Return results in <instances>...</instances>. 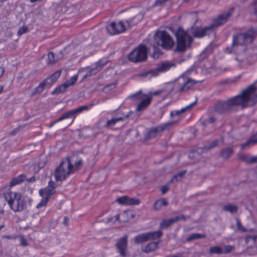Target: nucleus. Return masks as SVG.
<instances>
[{"label":"nucleus","mask_w":257,"mask_h":257,"mask_svg":"<svg viewBox=\"0 0 257 257\" xmlns=\"http://www.w3.org/2000/svg\"><path fill=\"white\" fill-rule=\"evenodd\" d=\"M131 111H129L126 113L121 111H118L114 116L116 118H119V121H123L126 120L130 116Z\"/></svg>","instance_id":"obj_31"},{"label":"nucleus","mask_w":257,"mask_h":257,"mask_svg":"<svg viewBox=\"0 0 257 257\" xmlns=\"http://www.w3.org/2000/svg\"><path fill=\"white\" fill-rule=\"evenodd\" d=\"M4 197L10 208L15 212H21L31 205L32 199L21 193L9 191L4 193Z\"/></svg>","instance_id":"obj_3"},{"label":"nucleus","mask_w":257,"mask_h":257,"mask_svg":"<svg viewBox=\"0 0 257 257\" xmlns=\"http://www.w3.org/2000/svg\"><path fill=\"white\" fill-rule=\"evenodd\" d=\"M116 247L120 256L125 257L127 254V236L124 235L120 238L116 242Z\"/></svg>","instance_id":"obj_14"},{"label":"nucleus","mask_w":257,"mask_h":257,"mask_svg":"<svg viewBox=\"0 0 257 257\" xmlns=\"http://www.w3.org/2000/svg\"><path fill=\"white\" fill-rule=\"evenodd\" d=\"M203 80L196 81L184 75H181L174 83L167 85L168 94L173 95L178 93H183L191 89L197 83H201Z\"/></svg>","instance_id":"obj_4"},{"label":"nucleus","mask_w":257,"mask_h":257,"mask_svg":"<svg viewBox=\"0 0 257 257\" xmlns=\"http://www.w3.org/2000/svg\"><path fill=\"white\" fill-rule=\"evenodd\" d=\"M135 77L139 78L143 80L150 79L153 77H156L154 68L143 71L139 73L136 74Z\"/></svg>","instance_id":"obj_20"},{"label":"nucleus","mask_w":257,"mask_h":257,"mask_svg":"<svg viewBox=\"0 0 257 257\" xmlns=\"http://www.w3.org/2000/svg\"><path fill=\"white\" fill-rule=\"evenodd\" d=\"M152 99V96L151 95L148 96L146 98L143 100L140 103L138 104L136 110L140 111L144 109L151 103Z\"/></svg>","instance_id":"obj_24"},{"label":"nucleus","mask_w":257,"mask_h":257,"mask_svg":"<svg viewBox=\"0 0 257 257\" xmlns=\"http://www.w3.org/2000/svg\"><path fill=\"white\" fill-rule=\"evenodd\" d=\"M78 79V75H74L72 77H70L69 79L66 80L64 82L66 84L68 87L73 85Z\"/></svg>","instance_id":"obj_37"},{"label":"nucleus","mask_w":257,"mask_h":257,"mask_svg":"<svg viewBox=\"0 0 257 257\" xmlns=\"http://www.w3.org/2000/svg\"><path fill=\"white\" fill-rule=\"evenodd\" d=\"M50 186H56L55 185V184L53 182V181L52 180H50L49 182V183H48V187H50Z\"/></svg>","instance_id":"obj_57"},{"label":"nucleus","mask_w":257,"mask_h":257,"mask_svg":"<svg viewBox=\"0 0 257 257\" xmlns=\"http://www.w3.org/2000/svg\"><path fill=\"white\" fill-rule=\"evenodd\" d=\"M168 204V202L165 199H161L160 200H157L154 203V209L155 210H158L162 206H166Z\"/></svg>","instance_id":"obj_32"},{"label":"nucleus","mask_w":257,"mask_h":257,"mask_svg":"<svg viewBox=\"0 0 257 257\" xmlns=\"http://www.w3.org/2000/svg\"><path fill=\"white\" fill-rule=\"evenodd\" d=\"M81 164H82L81 160H79L75 162V165H73L74 171L79 169V168L80 167Z\"/></svg>","instance_id":"obj_50"},{"label":"nucleus","mask_w":257,"mask_h":257,"mask_svg":"<svg viewBox=\"0 0 257 257\" xmlns=\"http://www.w3.org/2000/svg\"><path fill=\"white\" fill-rule=\"evenodd\" d=\"M20 244L23 246H26L28 245L27 240L24 237H21L20 238Z\"/></svg>","instance_id":"obj_47"},{"label":"nucleus","mask_w":257,"mask_h":257,"mask_svg":"<svg viewBox=\"0 0 257 257\" xmlns=\"http://www.w3.org/2000/svg\"><path fill=\"white\" fill-rule=\"evenodd\" d=\"M187 31L189 35L196 38H201L212 33L208 26L202 27L193 25L188 29Z\"/></svg>","instance_id":"obj_13"},{"label":"nucleus","mask_w":257,"mask_h":257,"mask_svg":"<svg viewBox=\"0 0 257 257\" xmlns=\"http://www.w3.org/2000/svg\"><path fill=\"white\" fill-rule=\"evenodd\" d=\"M58 57L53 52H49L47 55L46 63L48 65L54 64L57 62Z\"/></svg>","instance_id":"obj_29"},{"label":"nucleus","mask_w":257,"mask_h":257,"mask_svg":"<svg viewBox=\"0 0 257 257\" xmlns=\"http://www.w3.org/2000/svg\"><path fill=\"white\" fill-rule=\"evenodd\" d=\"M61 70H59L47 77L35 87L31 93V95L34 96L41 93L45 89H49L60 77Z\"/></svg>","instance_id":"obj_8"},{"label":"nucleus","mask_w":257,"mask_h":257,"mask_svg":"<svg viewBox=\"0 0 257 257\" xmlns=\"http://www.w3.org/2000/svg\"><path fill=\"white\" fill-rule=\"evenodd\" d=\"M112 217L108 218L107 220V222H111L112 221Z\"/></svg>","instance_id":"obj_61"},{"label":"nucleus","mask_w":257,"mask_h":257,"mask_svg":"<svg viewBox=\"0 0 257 257\" xmlns=\"http://www.w3.org/2000/svg\"><path fill=\"white\" fill-rule=\"evenodd\" d=\"M28 32V27L27 26H24L19 28L17 32V35L20 37L23 34L27 33Z\"/></svg>","instance_id":"obj_44"},{"label":"nucleus","mask_w":257,"mask_h":257,"mask_svg":"<svg viewBox=\"0 0 257 257\" xmlns=\"http://www.w3.org/2000/svg\"><path fill=\"white\" fill-rule=\"evenodd\" d=\"M107 61L104 59H101L100 61H98L95 66L90 69L88 71L86 72L84 78H86L89 77L92 75H94L97 72H98L102 67L107 63Z\"/></svg>","instance_id":"obj_17"},{"label":"nucleus","mask_w":257,"mask_h":257,"mask_svg":"<svg viewBox=\"0 0 257 257\" xmlns=\"http://www.w3.org/2000/svg\"><path fill=\"white\" fill-rule=\"evenodd\" d=\"M4 89V87L2 85H0V94L2 92Z\"/></svg>","instance_id":"obj_60"},{"label":"nucleus","mask_w":257,"mask_h":257,"mask_svg":"<svg viewBox=\"0 0 257 257\" xmlns=\"http://www.w3.org/2000/svg\"><path fill=\"white\" fill-rule=\"evenodd\" d=\"M250 157L251 156L247 154H242L238 157V158L241 161L250 164Z\"/></svg>","instance_id":"obj_42"},{"label":"nucleus","mask_w":257,"mask_h":257,"mask_svg":"<svg viewBox=\"0 0 257 257\" xmlns=\"http://www.w3.org/2000/svg\"><path fill=\"white\" fill-rule=\"evenodd\" d=\"M146 233L148 240H153L156 238H160L163 235L162 232L160 230H157V231H150V232H146Z\"/></svg>","instance_id":"obj_26"},{"label":"nucleus","mask_w":257,"mask_h":257,"mask_svg":"<svg viewBox=\"0 0 257 257\" xmlns=\"http://www.w3.org/2000/svg\"><path fill=\"white\" fill-rule=\"evenodd\" d=\"M67 88V86L64 82L63 84L55 87V88L52 91L51 94L56 95L64 92L66 91Z\"/></svg>","instance_id":"obj_28"},{"label":"nucleus","mask_w":257,"mask_h":257,"mask_svg":"<svg viewBox=\"0 0 257 257\" xmlns=\"http://www.w3.org/2000/svg\"><path fill=\"white\" fill-rule=\"evenodd\" d=\"M126 211H124V212L122 213V215H126Z\"/></svg>","instance_id":"obj_63"},{"label":"nucleus","mask_w":257,"mask_h":257,"mask_svg":"<svg viewBox=\"0 0 257 257\" xmlns=\"http://www.w3.org/2000/svg\"><path fill=\"white\" fill-rule=\"evenodd\" d=\"M255 38V33L252 30H247L243 33H239L233 37L231 46L225 50L227 54H234L236 55L246 53L249 54L246 57V61L248 64H252L257 60V55L250 53L251 50H245L244 45L252 42Z\"/></svg>","instance_id":"obj_2"},{"label":"nucleus","mask_w":257,"mask_h":257,"mask_svg":"<svg viewBox=\"0 0 257 257\" xmlns=\"http://www.w3.org/2000/svg\"><path fill=\"white\" fill-rule=\"evenodd\" d=\"M218 144V140H214L210 142L209 144L204 146L203 148H201V150L202 152L210 150L212 148H214L217 146Z\"/></svg>","instance_id":"obj_36"},{"label":"nucleus","mask_w":257,"mask_h":257,"mask_svg":"<svg viewBox=\"0 0 257 257\" xmlns=\"http://www.w3.org/2000/svg\"><path fill=\"white\" fill-rule=\"evenodd\" d=\"M174 64L169 62H162L158 64L154 68L156 76L160 73H164L170 70Z\"/></svg>","instance_id":"obj_16"},{"label":"nucleus","mask_w":257,"mask_h":257,"mask_svg":"<svg viewBox=\"0 0 257 257\" xmlns=\"http://www.w3.org/2000/svg\"><path fill=\"white\" fill-rule=\"evenodd\" d=\"M177 45L175 50L177 52H184L189 48L192 43L193 39L187 31L181 28H178L175 33Z\"/></svg>","instance_id":"obj_6"},{"label":"nucleus","mask_w":257,"mask_h":257,"mask_svg":"<svg viewBox=\"0 0 257 257\" xmlns=\"http://www.w3.org/2000/svg\"><path fill=\"white\" fill-rule=\"evenodd\" d=\"M74 172L73 165L71 164L70 158H67L62 161L55 171V178L56 181H63Z\"/></svg>","instance_id":"obj_7"},{"label":"nucleus","mask_w":257,"mask_h":257,"mask_svg":"<svg viewBox=\"0 0 257 257\" xmlns=\"http://www.w3.org/2000/svg\"><path fill=\"white\" fill-rule=\"evenodd\" d=\"M205 237L204 234L193 233L190 234L187 238V241H191L192 240L197 239L199 238H203Z\"/></svg>","instance_id":"obj_39"},{"label":"nucleus","mask_w":257,"mask_h":257,"mask_svg":"<svg viewBox=\"0 0 257 257\" xmlns=\"http://www.w3.org/2000/svg\"><path fill=\"white\" fill-rule=\"evenodd\" d=\"M68 220V218L67 217H65L63 219V223L65 224L66 225H67V221Z\"/></svg>","instance_id":"obj_58"},{"label":"nucleus","mask_w":257,"mask_h":257,"mask_svg":"<svg viewBox=\"0 0 257 257\" xmlns=\"http://www.w3.org/2000/svg\"><path fill=\"white\" fill-rule=\"evenodd\" d=\"M197 98L196 97L195 100L193 102L187 105V106L182 108L179 110L171 111L170 112V116L173 117L175 116H179L183 113L190 111L191 108L197 104Z\"/></svg>","instance_id":"obj_18"},{"label":"nucleus","mask_w":257,"mask_h":257,"mask_svg":"<svg viewBox=\"0 0 257 257\" xmlns=\"http://www.w3.org/2000/svg\"><path fill=\"white\" fill-rule=\"evenodd\" d=\"M4 72H5L4 68L0 67V78L3 75Z\"/></svg>","instance_id":"obj_56"},{"label":"nucleus","mask_w":257,"mask_h":257,"mask_svg":"<svg viewBox=\"0 0 257 257\" xmlns=\"http://www.w3.org/2000/svg\"><path fill=\"white\" fill-rule=\"evenodd\" d=\"M154 40L159 46L166 50L171 49L174 45V41L171 36L165 31H161L156 33Z\"/></svg>","instance_id":"obj_9"},{"label":"nucleus","mask_w":257,"mask_h":257,"mask_svg":"<svg viewBox=\"0 0 257 257\" xmlns=\"http://www.w3.org/2000/svg\"><path fill=\"white\" fill-rule=\"evenodd\" d=\"M233 246L231 245H225L224 246V250H223V253H228L230 252L232 249Z\"/></svg>","instance_id":"obj_46"},{"label":"nucleus","mask_w":257,"mask_h":257,"mask_svg":"<svg viewBox=\"0 0 257 257\" xmlns=\"http://www.w3.org/2000/svg\"><path fill=\"white\" fill-rule=\"evenodd\" d=\"M138 17H140V16H136L135 17L125 21L121 20L118 22H111L106 26V30L111 35L122 33L126 30V26L128 28L137 25L139 22V20L136 22H133ZM142 19V17H140V19Z\"/></svg>","instance_id":"obj_5"},{"label":"nucleus","mask_w":257,"mask_h":257,"mask_svg":"<svg viewBox=\"0 0 257 257\" xmlns=\"http://www.w3.org/2000/svg\"><path fill=\"white\" fill-rule=\"evenodd\" d=\"M56 186L46 187L43 189L39 190V194L42 197H46L50 200L52 196L55 193Z\"/></svg>","instance_id":"obj_22"},{"label":"nucleus","mask_w":257,"mask_h":257,"mask_svg":"<svg viewBox=\"0 0 257 257\" xmlns=\"http://www.w3.org/2000/svg\"><path fill=\"white\" fill-rule=\"evenodd\" d=\"M26 180H27L28 182H33L35 181V178L34 177H32L30 178L26 179Z\"/></svg>","instance_id":"obj_55"},{"label":"nucleus","mask_w":257,"mask_h":257,"mask_svg":"<svg viewBox=\"0 0 257 257\" xmlns=\"http://www.w3.org/2000/svg\"><path fill=\"white\" fill-rule=\"evenodd\" d=\"M128 60L134 63L144 61L147 59V47L140 45L130 53L128 56Z\"/></svg>","instance_id":"obj_10"},{"label":"nucleus","mask_w":257,"mask_h":257,"mask_svg":"<svg viewBox=\"0 0 257 257\" xmlns=\"http://www.w3.org/2000/svg\"><path fill=\"white\" fill-rule=\"evenodd\" d=\"M209 252L211 254H220L223 253L222 248L218 246H212L209 249Z\"/></svg>","instance_id":"obj_40"},{"label":"nucleus","mask_w":257,"mask_h":257,"mask_svg":"<svg viewBox=\"0 0 257 257\" xmlns=\"http://www.w3.org/2000/svg\"><path fill=\"white\" fill-rule=\"evenodd\" d=\"M169 187L168 184L163 185L161 188V191L163 194H165L168 190Z\"/></svg>","instance_id":"obj_48"},{"label":"nucleus","mask_w":257,"mask_h":257,"mask_svg":"<svg viewBox=\"0 0 257 257\" xmlns=\"http://www.w3.org/2000/svg\"><path fill=\"white\" fill-rule=\"evenodd\" d=\"M257 103V88L255 83H253L238 95L226 101L218 102L215 105V110L220 113L228 111L234 107L241 108L250 107Z\"/></svg>","instance_id":"obj_1"},{"label":"nucleus","mask_w":257,"mask_h":257,"mask_svg":"<svg viewBox=\"0 0 257 257\" xmlns=\"http://www.w3.org/2000/svg\"><path fill=\"white\" fill-rule=\"evenodd\" d=\"M232 152V150L230 148L224 149L220 153V156L225 159H227L230 157Z\"/></svg>","instance_id":"obj_38"},{"label":"nucleus","mask_w":257,"mask_h":257,"mask_svg":"<svg viewBox=\"0 0 257 257\" xmlns=\"http://www.w3.org/2000/svg\"><path fill=\"white\" fill-rule=\"evenodd\" d=\"M148 238L146 233H142L136 236L134 238L135 243L139 244L148 241Z\"/></svg>","instance_id":"obj_30"},{"label":"nucleus","mask_w":257,"mask_h":257,"mask_svg":"<svg viewBox=\"0 0 257 257\" xmlns=\"http://www.w3.org/2000/svg\"><path fill=\"white\" fill-rule=\"evenodd\" d=\"M142 92L141 91L134 94L131 96L132 98H141Z\"/></svg>","instance_id":"obj_51"},{"label":"nucleus","mask_w":257,"mask_h":257,"mask_svg":"<svg viewBox=\"0 0 257 257\" xmlns=\"http://www.w3.org/2000/svg\"><path fill=\"white\" fill-rule=\"evenodd\" d=\"M26 179V176L25 175L22 174L18 176L14 177L11 181L9 186L13 187L16 185L21 184Z\"/></svg>","instance_id":"obj_23"},{"label":"nucleus","mask_w":257,"mask_h":257,"mask_svg":"<svg viewBox=\"0 0 257 257\" xmlns=\"http://www.w3.org/2000/svg\"><path fill=\"white\" fill-rule=\"evenodd\" d=\"M257 162V156L250 157V164Z\"/></svg>","instance_id":"obj_53"},{"label":"nucleus","mask_w":257,"mask_h":257,"mask_svg":"<svg viewBox=\"0 0 257 257\" xmlns=\"http://www.w3.org/2000/svg\"><path fill=\"white\" fill-rule=\"evenodd\" d=\"M159 242H151L142 248L143 252L148 253L155 250L158 247Z\"/></svg>","instance_id":"obj_25"},{"label":"nucleus","mask_w":257,"mask_h":257,"mask_svg":"<svg viewBox=\"0 0 257 257\" xmlns=\"http://www.w3.org/2000/svg\"><path fill=\"white\" fill-rule=\"evenodd\" d=\"M254 14L257 16V0H254L252 4Z\"/></svg>","instance_id":"obj_49"},{"label":"nucleus","mask_w":257,"mask_h":257,"mask_svg":"<svg viewBox=\"0 0 257 257\" xmlns=\"http://www.w3.org/2000/svg\"><path fill=\"white\" fill-rule=\"evenodd\" d=\"M119 118H116L114 116L112 117V118L109 120H108L105 126L106 127H109L111 126L114 125L117 122H119Z\"/></svg>","instance_id":"obj_41"},{"label":"nucleus","mask_w":257,"mask_h":257,"mask_svg":"<svg viewBox=\"0 0 257 257\" xmlns=\"http://www.w3.org/2000/svg\"><path fill=\"white\" fill-rule=\"evenodd\" d=\"M116 201L119 204L125 206L137 205L140 203L139 199L131 198L127 196L119 197L116 199Z\"/></svg>","instance_id":"obj_15"},{"label":"nucleus","mask_w":257,"mask_h":257,"mask_svg":"<svg viewBox=\"0 0 257 257\" xmlns=\"http://www.w3.org/2000/svg\"><path fill=\"white\" fill-rule=\"evenodd\" d=\"M234 11V8L229 9L227 12H224L219 15L216 18L213 20L212 23L208 25L212 33L214 32L215 28L219 27L226 23L227 19L232 15Z\"/></svg>","instance_id":"obj_11"},{"label":"nucleus","mask_w":257,"mask_h":257,"mask_svg":"<svg viewBox=\"0 0 257 257\" xmlns=\"http://www.w3.org/2000/svg\"><path fill=\"white\" fill-rule=\"evenodd\" d=\"M257 143V133L248 139L247 142L241 145V149H244L249 145H253Z\"/></svg>","instance_id":"obj_27"},{"label":"nucleus","mask_w":257,"mask_h":257,"mask_svg":"<svg viewBox=\"0 0 257 257\" xmlns=\"http://www.w3.org/2000/svg\"><path fill=\"white\" fill-rule=\"evenodd\" d=\"M181 219H184L183 215H178L170 219H164L160 223V227L161 229H166L172 223H175Z\"/></svg>","instance_id":"obj_19"},{"label":"nucleus","mask_w":257,"mask_h":257,"mask_svg":"<svg viewBox=\"0 0 257 257\" xmlns=\"http://www.w3.org/2000/svg\"><path fill=\"white\" fill-rule=\"evenodd\" d=\"M186 172V171L184 170L177 173L172 177L171 180L168 183H170V182L174 181L178 182L181 181L182 179Z\"/></svg>","instance_id":"obj_33"},{"label":"nucleus","mask_w":257,"mask_h":257,"mask_svg":"<svg viewBox=\"0 0 257 257\" xmlns=\"http://www.w3.org/2000/svg\"><path fill=\"white\" fill-rule=\"evenodd\" d=\"M236 226H237V228L238 230H239L241 232H242L246 231V230H247L245 228H244L242 225L239 219H238V218L236 219Z\"/></svg>","instance_id":"obj_45"},{"label":"nucleus","mask_w":257,"mask_h":257,"mask_svg":"<svg viewBox=\"0 0 257 257\" xmlns=\"http://www.w3.org/2000/svg\"><path fill=\"white\" fill-rule=\"evenodd\" d=\"M5 227V225H1L0 226V230L2 229V228H3L4 227Z\"/></svg>","instance_id":"obj_62"},{"label":"nucleus","mask_w":257,"mask_h":257,"mask_svg":"<svg viewBox=\"0 0 257 257\" xmlns=\"http://www.w3.org/2000/svg\"><path fill=\"white\" fill-rule=\"evenodd\" d=\"M172 257H181V256H180L179 255H174Z\"/></svg>","instance_id":"obj_64"},{"label":"nucleus","mask_w":257,"mask_h":257,"mask_svg":"<svg viewBox=\"0 0 257 257\" xmlns=\"http://www.w3.org/2000/svg\"><path fill=\"white\" fill-rule=\"evenodd\" d=\"M162 92V90L160 91H156L153 92L152 94H151L150 95L152 96V95H159L161 92Z\"/></svg>","instance_id":"obj_54"},{"label":"nucleus","mask_w":257,"mask_h":257,"mask_svg":"<svg viewBox=\"0 0 257 257\" xmlns=\"http://www.w3.org/2000/svg\"><path fill=\"white\" fill-rule=\"evenodd\" d=\"M49 200L46 198V197H43V198L41 200L40 202L37 204L36 208H40L41 207L45 206L49 201Z\"/></svg>","instance_id":"obj_43"},{"label":"nucleus","mask_w":257,"mask_h":257,"mask_svg":"<svg viewBox=\"0 0 257 257\" xmlns=\"http://www.w3.org/2000/svg\"><path fill=\"white\" fill-rule=\"evenodd\" d=\"M223 209L230 213H236L237 211V207L235 205L227 204L223 206Z\"/></svg>","instance_id":"obj_35"},{"label":"nucleus","mask_w":257,"mask_h":257,"mask_svg":"<svg viewBox=\"0 0 257 257\" xmlns=\"http://www.w3.org/2000/svg\"><path fill=\"white\" fill-rule=\"evenodd\" d=\"M171 123H165L159 125V126L154 127L148 133V137L153 138L156 136L157 134L159 132H162L168 128Z\"/></svg>","instance_id":"obj_21"},{"label":"nucleus","mask_w":257,"mask_h":257,"mask_svg":"<svg viewBox=\"0 0 257 257\" xmlns=\"http://www.w3.org/2000/svg\"><path fill=\"white\" fill-rule=\"evenodd\" d=\"M119 217H120V214H117L115 216V220H114V221H119Z\"/></svg>","instance_id":"obj_59"},{"label":"nucleus","mask_w":257,"mask_h":257,"mask_svg":"<svg viewBox=\"0 0 257 257\" xmlns=\"http://www.w3.org/2000/svg\"><path fill=\"white\" fill-rule=\"evenodd\" d=\"M215 121V118L213 116H211L207 119L203 120L201 124L204 127L208 126H213V123Z\"/></svg>","instance_id":"obj_34"},{"label":"nucleus","mask_w":257,"mask_h":257,"mask_svg":"<svg viewBox=\"0 0 257 257\" xmlns=\"http://www.w3.org/2000/svg\"><path fill=\"white\" fill-rule=\"evenodd\" d=\"M248 238L251 239L253 241L254 243L257 244V235L248 236L246 238V239L247 240Z\"/></svg>","instance_id":"obj_52"},{"label":"nucleus","mask_w":257,"mask_h":257,"mask_svg":"<svg viewBox=\"0 0 257 257\" xmlns=\"http://www.w3.org/2000/svg\"><path fill=\"white\" fill-rule=\"evenodd\" d=\"M92 104L89 105H82L75 109H71L69 111H68L64 113L61 117L56 119L54 122L53 124L61 121L65 119L70 118H75L78 114L82 112L83 111H87L89 109H90L92 107Z\"/></svg>","instance_id":"obj_12"}]
</instances>
